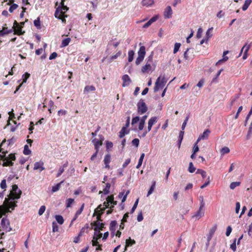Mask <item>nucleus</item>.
<instances>
[{
    "mask_svg": "<svg viewBox=\"0 0 252 252\" xmlns=\"http://www.w3.org/2000/svg\"><path fill=\"white\" fill-rule=\"evenodd\" d=\"M122 54L121 51H119L118 53H117L115 55L112 56L110 57V62H111L112 60L116 59L118 57L120 56Z\"/></svg>",
    "mask_w": 252,
    "mask_h": 252,
    "instance_id": "nucleus-47",
    "label": "nucleus"
},
{
    "mask_svg": "<svg viewBox=\"0 0 252 252\" xmlns=\"http://www.w3.org/2000/svg\"><path fill=\"white\" fill-rule=\"evenodd\" d=\"M67 113V111L66 110L61 109L58 111V115L59 116H62V115H65Z\"/></svg>",
    "mask_w": 252,
    "mask_h": 252,
    "instance_id": "nucleus-63",
    "label": "nucleus"
},
{
    "mask_svg": "<svg viewBox=\"0 0 252 252\" xmlns=\"http://www.w3.org/2000/svg\"><path fill=\"white\" fill-rule=\"evenodd\" d=\"M142 3L143 5L151 6L154 4V1L153 0H142Z\"/></svg>",
    "mask_w": 252,
    "mask_h": 252,
    "instance_id": "nucleus-28",
    "label": "nucleus"
},
{
    "mask_svg": "<svg viewBox=\"0 0 252 252\" xmlns=\"http://www.w3.org/2000/svg\"><path fill=\"white\" fill-rule=\"evenodd\" d=\"M202 32H203V30H202V28H199L198 29L197 34H196V37L197 38H200L201 37Z\"/></svg>",
    "mask_w": 252,
    "mask_h": 252,
    "instance_id": "nucleus-57",
    "label": "nucleus"
},
{
    "mask_svg": "<svg viewBox=\"0 0 252 252\" xmlns=\"http://www.w3.org/2000/svg\"><path fill=\"white\" fill-rule=\"evenodd\" d=\"M25 22H20L19 24L15 21L13 24V28L14 29V34L23 35L25 33V31H22V29L25 25Z\"/></svg>",
    "mask_w": 252,
    "mask_h": 252,
    "instance_id": "nucleus-4",
    "label": "nucleus"
},
{
    "mask_svg": "<svg viewBox=\"0 0 252 252\" xmlns=\"http://www.w3.org/2000/svg\"><path fill=\"white\" fill-rule=\"evenodd\" d=\"M95 90V88L93 86H87L84 89V92H89L90 91H94Z\"/></svg>",
    "mask_w": 252,
    "mask_h": 252,
    "instance_id": "nucleus-38",
    "label": "nucleus"
},
{
    "mask_svg": "<svg viewBox=\"0 0 252 252\" xmlns=\"http://www.w3.org/2000/svg\"><path fill=\"white\" fill-rule=\"evenodd\" d=\"M117 224V222L116 220L111 221L110 224V230L111 231L113 235H114V233L116 230V226Z\"/></svg>",
    "mask_w": 252,
    "mask_h": 252,
    "instance_id": "nucleus-19",
    "label": "nucleus"
},
{
    "mask_svg": "<svg viewBox=\"0 0 252 252\" xmlns=\"http://www.w3.org/2000/svg\"><path fill=\"white\" fill-rule=\"evenodd\" d=\"M167 80H166L164 76H159L155 83V86L154 87V92H156L159 89H162L165 86Z\"/></svg>",
    "mask_w": 252,
    "mask_h": 252,
    "instance_id": "nucleus-3",
    "label": "nucleus"
},
{
    "mask_svg": "<svg viewBox=\"0 0 252 252\" xmlns=\"http://www.w3.org/2000/svg\"><path fill=\"white\" fill-rule=\"evenodd\" d=\"M102 237V233H100V231H94V236L93 237L94 239L98 240Z\"/></svg>",
    "mask_w": 252,
    "mask_h": 252,
    "instance_id": "nucleus-35",
    "label": "nucleus"
},
{
    "mask_svg": "<svg viewBox=\"0 0 252 252\" xmlns=\"http://www.w3.org/2000/svg\"><path fill=\"white\" fill-rule=\"evenodd\" d=\"M2 159L3 161V166H11L13 165L14 163L12 161L15 160L16 157L13 154H10L7 157H6L5 154L4 156H2Z\"/></svg>",
    "mask_w": 252,
    "mask_h": 252,
    "instance_id": "nucleus-2",
    "label": "nucleus"
},
{
    "mask_svg": "<svg viewBox=\"0 0 252 252\" xmlns=\"http://www.w3.org/2000/svg\"><path fill=\"white\" fill-rule=\"evenodd\" d=\"M74 200L72 198H68L66 200V207L69 208L71 206V204L74 202Z\"/></svg>",
    "mask_w": 252,
    "mask_h": 252,
    "instance_id": "nucleus-44",
    "label": "nucleus"
},
{
    "mask_svg": "<svg viewBox=\"0 0 252 252\" xmlns=\"http://www.w3.org/2000/svg\"><path fill=\"white\" fill-rule=\"evenodd\" d=\"M137 112L140 115H142L148 110V107L144 100L141 99L137 104Z\"/></svg>",
    "mask_w": 252,
    "mask_h": 252,
    "instance_id": "nucleus-6",
    "label": "nucleus"
},
{
    "mask_svg": "<svg viewBox=\"0 0 252 252\" xmlns=\"http://www.w3.org/2000/svg\"><path fill=\"white\" fill-rule=\"evenodd\" d=\"M59 9H60V7H58L56 9V10L55 13V16L56 18H58L59 19H62L63 22H65V20L64 19H63L62 18L63 16H62V15L61 14H60V16H58V14H59V12H60V11Z\"/></svg>",
    "mask_w": 252,
    "mask_h": 252,
    "instance_id": "nucleus-26",
    "label": "nucleus"
},
{
    "mask_svg": "<svg viewBox=\"0 0 252 252\" xmlns=\"http://www.w3.org/2000/svg\"><path fill=\"white\" fill-rule=\"evenodd\" d=\"M70 41L71 39L69 37L64 39L62 42L61 47H64L67 46L69 44Z\"/></svg>",
    "mask_w": 252,
    "mask_h": 252,
    "instance_id": "nucleus-27",
    "label": "nucleus"
},
{
    "mask_svg": "<svg viewBox=\"0 0 252 252\" xmlns=\"http://www.w3.org/2000/svg\"><path fill=\"white\" fill-rule=\"evenodd\" d=\"M31 153V150L29 148V146L27 145H25L24 146V149L23 151V153L25 155H29Z\"/></svg>",
    "mask_w": 252,
    "mask_h": 252,
    "instance_id": "nucleus-40",
    "label": "nucleus"
},
{
    "mask_svg": "<svg viewBox=\"0 0 252 252\" xmlns=\"http://www.w3.org/2000/svg\"><path fill=\"white\" fill-rule=\"evenodd\" d=\"M250 47H251V45L249 44L248 45V47H247L246 49H245V50L244 51V55L243 56V60H245L247 58V57H248L247 53H248V52Z\"/></svg>",
    "mask_w": 252,
    "mask_h": 252,
    "instance_id": "nucleus-45",
    "label": "nucleus"
},
{
    "mask_svg": "<svg viewBox=\"0 0 252 252\" xmlns=\"http://www.w3.org/2000/svg\"><path fill=\"white\" fill-rule=\"evenodd\" d=\"M94 231H100V230H102L104 224L103 223H100L99 222L95 221V222H94Z\"/></svg>",
    "mask_w": 252,
    "mask_h": 252,
    "instance_id": "nucleus-16",
    "label": "nucleus"
},
{
    "mask_svg": "<svg viewBox=\"0 0 252 252\" xmlns=\"http://www.w3.org/2000/svg\"><path fill=\"white\" fill-rule=\"evenodd\" d=\"M12 187V190L8 195V197L5 198L4 201V205L7 208V210L6 211L3 206H0V218L6 212H9V209H14L15 207L17 206L16 203H17V201H15L14 200L19 199L21 197L22 192L18 189L17 185H14Z\"/></svg>",
    "mask_w": 252,
    "mask_h": 252,
    "instance_id": "nucleus-1",
    "label": "nucleus"
},
{
    "mask_svg": "<svg viewBox=\"0 0 252 252\" xmlns=\"http://www.w3.org/2000/svg\"><path fill=\"white\" fill-rule=\"evenodd\" d=\"M156 181H153L152 182V185L148 190V193L147 195V196H149L150 195H151L153 192V191L155 189V187H156Z\"/></svg>",
    "mask_w": 252,
    "mask_h": 252,
    "instance_id": "nucleus-22",
    "label": "nucleus"
},
{
    "mask_svg": "<svg viewBox=\"0 0 252 252\" xmlns=\"http://www.w3.org/2000/svg\"><path fill=\"white\" fill-rule=\"evenodd\" d=\"M180 46L181 43L177 42L175 43V44H174V48L173 50L174 54L176 53L179 51Z\"/></svg>",
    "mask_w": 252,
    "mask_h": 252,
    "instance_id": "nucleus-43",
    "label": "nucleus"
},
{
    "mask_svg": "<svg viewBox=\"0 0 252 252\" xmlns=\"http://www.w3.org/2000/svg\"><path fill=\"white\" fill-rule=\"evenodd\" d=\"M140 121V118L138 116H136L132 118L131 121V125H134L136 124L138 122Z\"/></svg>",
    "mask_w": 252,
    "mask_h": 252,
    "instance_id": "nucleus-55",
    "label": "nucleus"
},
{
    "mask_svg": "<svg viewBox=\"0 0 252 252\" xmlns=\"http://www.w3.org/2000/svg\"><path fill=\"white\" fill-rule=\"evenodd\" d=\"M30 76V74L29 73L26 72L23 75V83H26L27 79L29 78Z\"/></svg>",
    "mask_w": 252,
    "mask_h": 252,
    "instance_id": "nucleus-51",
    "label": "nucleus"
},
{
    "mask_svg": "<svg viewBox=\"0 0 252 252\" xmlns=\"http://www.w3.org/2000/svg\"><path fill=\"white\" fill-rule=\"evenodd\" d=\"M195 167H194L193 163L192 162H189V168H188V171L189 172L192 173L195 171Z\"/></svg>",
    "mask_w": 252,
    "mask_h": 252,
    "instance_id": "nucleus-34",
    "label": "nucleus"
},
{
    "mask_svg": "<svg viewBox=\"0 0 252 252\" xmlns=\"http://www.w3.org/2000/svg\"><path fill=\"white\" fill-rule=\"evenodd\" d=\"M55 219L56 221L60 224H62L64 222V219L61 215H56Z\"/></svg>",
    "mask_w": 252,
    "mask_h": 252,
    "instance_id": "nucleus-32",
    "label": "nucleus"
},
{
    "mask_svg": "<svg viewBox=\"0 0 252 252\" xmlns=\"http://www.w3.org/2000/svg\"><path fill=\"white\" fill-rule=\"evenodd\" d=\"M132 145H134L136 147H138L139 144V140L138 138H135L132 140L131 142Z\"/></svg>",
    "mask_w": 252,
    "mask_h": 252,
    "instance_id": "nucleus-58",
    "label": "nucleus"
},
{
    "mask_svg": "<svg viewBox=\"0 0 252 252\" xmlns=\"http://www.w3.org/2000/svg\"><path fill=\"white\" fill-rule=\"evenodd\" d=\"M111 187L110 183H106V187L103 189V193L104 194H108L109 193V189Z\"/></svg>",
    "mask_w": 252,
    "mask_h": 252,
    "instance_id": "nucleus-36",
    "label": "nucleus"
},
{
    "mask_svg": "<svg viewBox=\"0 0 252 252\" xmlns=\"http://www.w3.org/2000/svg\"><path fill=\"white\" fill-rule=\"evenodd\" d=\"M144 157H145V154L144 153H142L141 154L140 158L138 160V163L136 167V168L138 169L141 166Z\"/></svg>",
    "mask_w": 252,
    "mask_h": 252,
    "instance_id": "nucleus-31",
    "label": "nucleus"
},
{
    "mask_svg": "<svg viewBox=\"0 0 252 252\" xmlns=\"http://www.w3.org/2000/svg\"><path fill=\"white\" fill-rule=\"evenodd\" d=\"M63 183V181H61L60 183L56 184V185L52 187V191L53 192H55L57 191H58L61 187V185Z\"/></svg>",
    "mask_w": 252,
    "mask_h": 252,
    "instance_id": "nucleus-23",
    "label": "nucleus"
},
{
    "mask_svg": "<svg viewBox=\"0 0 252 252\" xmlns=\"http://www.w3.org/2000/svg\"><path fill=\"white\" fill-rule=\"evenodd\" d=\"M1 225L4 230L6 232H9L12 230L11 227L9 226V222L8 220L5 218L2 219L1 221Z\"/></svg>",
    "mask_w": 252,
    "mask_h": 252,
    "instance_id": "nucleus-8",
    "label": "nucleus"
},
{
    "mask_svg": "<svg viewBox=\"0 0 252 252\" xmlns=\"http://www.w3.org/2000/svg\"><path fill=\"white\" fill-rule=\"evenodd\" d=\"M103 205L104 206H105V208H104L103 209L101 208V205H99L97 207V208H96L95 209V211H94V213H97L99 215L97 216V220H99V218H100V216L104 212L105 208H108V206H109L110 205V203H108V202L106 200V201H105L104 203H103Z\"/></svg>",
    "mask_w": 252,
    "mask_h": 252,
    "instance_id": "nucleus-7",
    "label": "nucleus"
},
{
    "mask_svg": "<svg viewBox=\"0 0 252 252\" xmlns=\"http://www.w3.org/2000/svg\"><path fill=\"white\" fill-rule=\"evenodd\" d=\"M66 166H67V163H65V164H63V167H60L59 168L58 173V174L57 175V177H60L62 175V174L64 171V167H66Z\"/></svg>",
    "mask_w": 252,
    "mask_h": 252,
    "instance_id": "nucleus-39",
    "label": "nucleus"
},
{
    "mask_svg": "<svg viewBox=\"0 0 252 252\" xmlns=\"http://www.w3.org/2000/svg\"><path fill=\"white\" fill-rule=\"evenodd\" d=\"M252 107L251 108V109H250V111H249L248 114L247 115L246 118V120H245V126H246V124L248 122V120L249 119L250 117H251V116L252 115Z\"/></svg>",
    "mask_w": 252,
    "mask_h": 252,
    "instance_id": "nucleus-56",
    "label": "nucleus"
},
{
    "mask_svg": "<svg viewBox=\"0 0 252 252\" xmlns=\"http://www.w3.org/2000/svg\"><path fill=\"white\" fill-rule=\"evenodd\" d=\"M34 25L37 28H40V19L38 18L37 19L35 20L33 22Z\"/></svg>",
    "mask_w": 252,
    "mask_h": 252,
    "instance_id": "nucleus-50",
    "label": "nucleus"
},
{
    "mask_svg": "<svg viewBox=\"0 0 252 252\" xmlns=\"http://www.w3.org/2000/svg\"><path fill=\"white\" fill-rule=\"evenodd\" d=\"M134 52L133 50H130L128 52V62H131L134 58Z\"/></svg>",
    "mask_w": 252,
    "mask_h": 252,
    "instance_id": "nucleus-30",
    "label": "nucleus"
},
{
    "mask_svg": "<svg viewBox=\"0 0 252 252\" xmlns=\"http://www.w3.org/2000/svg\"><path fill=\"white\" fill-rule=\"evenodd\" d=\"M130 158L126 159V161H125V162L123 163V164L122 165V168H126L128 165V164L130 163Z\"/></svg>",
    "mask_w": 252,
    "mask_h": 252,
    "instance_id": "nucleus-61",
    "label": "nucleus"
},
{
    "mask_svg": "<svg viewBox=\"0 0 252 252\" xmlns=\"http://www.w3.org/2000/svg\"><path fill=\"white\" fill-rule=\"evenodd\" d=\"M43 162L42 161H39L35 162L34 164L33 169L34 170H38L39 169L40 171L44 170V167H43Z\"/></svg>",
    "mask_w": 252,
    "mask_h": 252,
    "instance_id": "nucleus-13",
    "label": "nucleus"
},
{
    "mask_svg": "<svg viewBox=\"0 0 252 252\" xmlns=\"http://www.w3.org/2000/svg\"><path fill=\"white\" fill-rule=\"evenodd\" d=\"M60 7V11L62 16H63V15L68 10V8L65 5H63V6H59Z\"/></svg>",
    "mask_w": 252,
    "mask_h": 252,
    "instance_id": "nucleus-33",
    "label": "nucleus"
},
{
    "mask_svg": "<svg viewBox=\"0 0 252 252\" xmlns=\"http://www.w3.org/2000/svg\"><path fill=\"white\" fill-rule=\"evenodd\" d=\"M45 209L46 207L45 206H41L38 210V215L41 216L44 213Z\"/></svg>",
    "mask_w": 252,
    "mask_h": 252,
    "instance_id": "nucleus-52",
    "label": "nucleus"
},
{
    "mask_svg": "<svg viewBox=\"0 0 252 252\" xmlns=\"http://www.w3.org/2000/svg\"><path fill=\"white\" fill-rule=\"evenodd\" d=\"M173 11L170 6H167L163 12V16L165 19H170L172 17Z\"/></svg>",
    "mask_w": 252,
    "mask_h": 252,
    "instance_id": "nucleus-9",
    "label": "nucleus"
},
{
    "mask_svg": "<svg viewBox=\"0 0 252 252\" xmlns=\"http://www.w3.org/2000/svg\"><path fill=\"white\" fill-rule=\"evenodd\" d=\"M0 187L1 189H5L6 188L7 185H6V180L3 179L1 181L0 184Z\"/></svg>",
    "mask_w": 252,
    "mask_h": 252,
    "instance_id": "nucleus-53",
    "label": "nucleus"
},
{
    "mask_svg": "<svg viewBox=\"0 0 252 252\" xmlns=\"http://www.w3.org/2000/svg\"><path fill=\"white\" fill-rule=\"evenodd\" d=\"M57 56H58V54L56 52H53L49 56V59L50 60L55 59V58H56Z\"/></svg>",
    "mask_w": 252,
    "mask_h": 252,
    "instance_id": "nucleus-62",
    "label": "nucleus"
},
{
    "mask_svg": "<svg viewBox=\"0 0 252 252\" xmlns=\"http://www.w3.org/2000/svg\"><path fill=\"white\" fill-rule=\"evenodd\" d=\"M252 3V0H246L242 8L243 11H246Z\"/></svg>",
    "mask_w": 252,
    "mask_h": 252,
    "instance_id": "nucleus-24",
    "label": "nucleus"
},
{
    "mask_svg": "<svg viewBox=\"0 0 252 252\" xmlns=\"http://www.w3.org/2000/svg\"><path fill=\"white\" fill-rule=\"evenodd\" d=\"M229 152H230V150L227 147H223L220 150V153L222 155H223L225 154H227V153H229Z\"/></svg>",
    "mask_w": 252,
    "mask_h": 252,
    "instance_id": "nucleus-42",
    "label": "nucleus"
},
{
    "mask_svg": "<svg viewBox=\"0 0 252 252\" xmlns=\"http://www.w3.org/2000/svg\"><path fill=\"white\" fill-rule=\"evenodd\" d=\"M138 201H139V199L138 198L135 201L134 205L131 209V211H130L131 213H133L135 211V209H136V208L137 207Z\"/></svg>",
    "mask_w": 252,
    "mask_h": 252,
    "instance_id": "nucleus-48",
    "label": "nucleus"
},
{
    "mask_svg": "<svg viewBox=\"0 0 252 252\" xmlns=\"http://www.w3.org/2000/svg\"><path fill=\"white\" fill-rule=\"evenodd\" d=\"M240 185V182H234L230 184V188L231 189H234L236 187L239 186Z\"/></svg>",
    "mask_w": 252,
    "mask_h": 252,
    "instance_id": "nucleus-41",
    "label": "nucleus"
},
{
    "mask_svg": "<svg viewBox=\"0 0 252 252\" xmlns=\"http://www.w3.org/2000/svg\"><path fill=\"white\" fill-rule=\"evenodd\" d=\"M92 142L94 145L95 150L98 151L99 147L102 144L101 141H100L99 140L94 138L92 140Z\"/></svg>",
    "mask_w": 252,
    "mask_h": 252,
    "instance_id": "nucleus-20",
    "label": "nucleus"
},
{
    "mask_svg": "<svg viewBox=\"0 0 252 252\" xmlns=\"http://www.w3.org/2000/svg\"><path fill=\"white\" fill-rule=\"evenodd\" d=\"M138 57L135 61V64L139 65L143 61L146 55V48L144 46H141L138 51Z\"/></svg>",
    "mask_w": 252,
    "mask_h": 252,
    "instance_id": "nucleus-5",
    "label": "nucleus"
},
{
    "mask_svg": "<svg viewBox=\"0 0 252 252\" xmlns=\"http://www.w3.org/2000/svg\"><path fill=\"white\" fill-rule=\"evenodd\" d=\"M18 5L16 3H14L12 5H11L9 8V11L10 13H12L13 12V11L15 10L17 7H18Z\"/></svg>",
    "mask_w": 252,
    "mask_h": 252,
    "instance_id": "nucleus-54",
    "label": "nucleus"
},
{
    "mask_svg": "<svg viewBox=\"0 0 252 252\" xmlns=\"http://www.w3.org/2000/svg\"><path fill=\"white\" fill-rule=\"evenodd\" d=\"M111 156L110 154H107L105 156L104 162L105 164V168H109V163L110 162Z\"/></svg>",
    "mask_w": 252,
    "mask_h": 252,
    "instance_id": "nucleus-18",
    "label": "nucleus"
},
{
    "mask_svg": "<svg viewBox=\"0 0 252 252\" xmlns=\"http://www.w3.org/2000/svg\"><path fill=\"white\" fill-rule=\"evenodd\" d=\"M210 132L211 131L209 129H206L203 133L199 136L197 140V142H198V141L201 140L207 139Z\"/></svg>",
    "mask_w": 252,
    "mask_h": 252,
    "instance_id": "nucleus-10",
    "label": "nucleus"
},
{
    "mask_svg": "<svg viewBox=\"0 0 252 252\" xmlns=\"http://www.w3.org/2000/svg\"><path fill=\"white\" fill-rule=\"evenodd\" d=\"M204 214L205 209H202L199 208L198 211L193 216H192V218H195L196 220H199L200 218L204 216Z\"/></svg>",
    "mask_w": 252,
    "mask_h": 252,
    "instance_id": "nucleus-11",
    "label": "nucleus"
},
{
    "mask_svg": "<svg viewBox=\"0 0 252 252\" xmlns=\"http://www.w3.org/2000/svg\"><path fill=\"white\" fill-rule=\"evenodd\" d=\"M143 220L142 212H140L137 216V220L138 222L141 221Z\"/></svg>",
    "mask_w": 252,
    "mask_h": 252,
    "instance_id": "nucleus-60",
    "label": "nucleus"
},
{
    "mask_svg": "<svg viewBox=\"0 0 252 252\" xmlns=\"http://www.w3.org/2000/svg\"><path fill=\"white\" fill-rule=\"evenodd\" d=\"M196 173L200 174L203 179L205 178L206 176V172L200 169H198Z\"/></svg>",
    "mask_w": 252,
    "mask_h": 252,
    "instance_id": "nucleus-37",
    "label": "nucleus"
},
{
    "mask_svg": "<svg viewBox=\"0 0 252 252\" xmlns=\"http://www.w3.org/2000/svg\"><path fill=\"white\" fill-rule=\"evenodd\" d=\"M158 121V118L157 117H152L151 118L148 123V125L153 126Z\"/></svg>",
    "mask_w": 252,
    "mask_h": 252,
    "instance_id": "nucleus-29",
    "label": "nucleus"
},
{
    "mask_svg": "<svg viewBox=\"0 0 252 252\" xmlns=\"http://www.w3.org/2000/svg\"><path fill=\"white\" fill-rule=\"evenodd\" d=\"M248 234L252 238V223L250 224L248 230Z\"/></svg>",
    "mask_w": 252,
    "mask_h": 252,
    "instance_id": "nucleus-64",
    "label": "nucleus"
},
{
    "mask_svg": "<svg viewBox=\"0 0 252 252\" xmlns=\"http://www.w3.org/2000/svg\"><path fill=\"white\" fill-rule=\"evenodd\" d=\"M135 243V241L133 239H131L130 237L126 239V247L125 248V251L127 250V247L131 246L133 245H134Z\"/></svg>",
    "mask_w": 252,
    "mask_h": 252,
    "instance_id": "nucleus-17",
    "label": "nucleus"
},
{
    "mask_svg": "<svg viewBox=\"0 0 252 252\" xmlns=\"http://www.w3.org/2000/svg\"><path fill=\"white\" fill-rule=\"evenodd\" d=\"M152 69L151 64L149 63H146V64L142 66L141 71L142 73H145L148 72Z\"/></svg>",
    "mask_w": 252,
    "mask_h": 252,
    "instance_id": "nucleus-15",
    "label": "nucleus"
},
{
    "mask_svg": "<svg viewBox=\"0 0 252 252\" xmlns=\"http://www.w3.org/2000/svg\"><path fill=\"white\" fill-rule=\"evenodd\" d=\"M129 131L126 130V127H123L120 131L119 132V137L122 138L125 136L126 134L128 133Z\"/></svg>",
    "mask_w": 252,
    "mask_h": 252,
    "instance_id": "nucleus-21",
    "label": "nucleus"
},
{
    "mask_svg": "<svg viewBox=\"0 0 252 252\" xmlns=\"http://www.w3.org/2000/svg\"><path fill=\"white\" fill-rule=\"evenodd\" d=\"M59 227L56 222H52V231L54 232L58 231Z\"/></svg>",
    "mask_w": 252,
    "mask_h": 252,
    "instance_id": "nucleus-46",
    "label": "nucleus"
},
{
    "mask_svg": "<svg viewBox=\"0 0 252 252\" xmlns=\"http://www.w3.org/2000/svg\"><path fill=\"white\" fill-rule=\"evenodd\" d=\"M213 30V28L211 27L209 28L206 32L205 38L206 40L208 41L210 38L212 36V32Z\"/></svg>",
    "mask_w": 252,
    "mask_h": 252,
    "instance_id": "nucleus-25",
    "label": "nucleus"
},
{
    "mask_svg": "<svg viewBox=\"0 0 252 252\" xmlns=\"http://www.w3.org/2000/svg\"><path fill=\"white\" fill-rule=\"evenodd\" d=\"M252 134V125L251 124L249 128V131L247 135V138L249 139Z\"/></svg>",
    "mask_w": 252,
    "mask_h": 252,
    "instance_id": "nucleus-59",
    "label": "nucleus"
},
{
    "mask_svg": "<svg viewBox=\"0 0 252 252\" xmlns=\"http://www.w3.org/2000/svg\"><path fill=\"white\" fill-rule=\"evenodd\" d=\"M236 239L234 240V241L232 244L230 245V249L233 251L235 252L236 251Z\"/></svg>",
    "mask_w": 252,
    "mask_h": 252,
    "instance_id": "nucleus-49",
    "label": "nucleus"
},
{
    "mask_svg": "<svg viewBox=\"0 0 252 252\" xmlns=\"http://www.w3.org/2000/svg\"><path fill=\"white\" fill-rule=\"evenodd\" d=\"M122 80L123 81V83L122 84V86L124 87L128 86L131 82V80H130V77L128 76V75H126V74H125L123 76Z\"/></svg>",
    "mask_w": 252,
    "mask_h": 252,
    "instance_id": "nucleus-12",
    "label": "nucleus"
},
{
    "mask_svg": "<svg viewBox=\"0 0 252 252\" xmlns=\"http://www.w3.org/2000/svg\"><path fill=\"white\" fill-rule=\"evenodd\" d=\"M217 226L215 224L212 228H211L209 231V233L207 235V239H208V241H210L212 239L213 235L214 234L216 229Z\"/></svg>",
    "mask_w": 252,
    "mask_h": 252,
    "instance_id": "nucleus-14",
    "label": "nucleus"
}]
</instances>
